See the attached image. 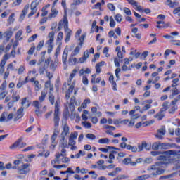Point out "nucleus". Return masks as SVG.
I'll list each match as a JSON object with an SVG mask.
<instances>
[{
    "label": "nucleus",
    "mask_w": 180,
    "mask_h": 180,
    "mask_svg": "<svg viewBox=\"0 0 180 180\" xmlns=\"http://www.w3.org/2000/svg\"><path fill=\"white\" fill-rule=\"evenodd\" d=\"M39 5V0H35L31 3V12L28 14V18L33 16L37 12V6Z\"/></svg>",
    "instance_id": "0eeeda50"
},
{
    "label": "nucleus",
    "mask_w": 180,
    "mask_h": 180,
    "mask_svg": "<svg viewBox=\"0 0 180 180\" xmlns=\"http://www.w3.org/2000/svg\"><path fill=\"white\" fill-rule=\"evenodd\" d=\"M110 26L111 27H115L116 26V22H115V20L112 16L110 17Z\"/></svg>",
    "instance_id": "603ef678"
},
{
    "label": "nucleus",
    "mask_w": 180,
    "mask_h": 180,
    "mask_svg": "<svg viewBox=\"0 0 180 180\" xmlns=\"http://www.w3.org/2000/svg\"><path fill=\"white\" fill-rule=\"evenodd\" d=\"M177 175L176 172L172 173L171 174H168L166 176H162L159 178L160 180L162 179H169V178H174L175 176Z\"/></svg>",
    "instance_id": "a878e982"
},
{
    "label": "nucleus",
    "mask_w": 180,
    "mask_h": 180,
    "mask_svg": "<svg viewBox=\"0 0 180 180\" xmlns=\"http://www.w3.org/2000/svg\"><path fill=\"white\" fill-rule=\"evenodd\" d=\"M82 82H83L84 85H88L89 81H88V77H86V76H83Z\"/></svg>",
    "instance_id": "774afa93"
},
{
    "label": "nucleus",
    "mask_w": 180,
    "mask_h": 180,
    "mask_svg": "<svg viewBox=\"0 0 180 180\" xmlns=\"http://www.w3.org/2000/svg\"><path fill=\"white\" fill-rule=\"evenodd\" d=\"M68 134H70V127L68 124H65L63 127V131L61 132L60 136L66 137V136Z\"/></svg>",
    "instance_id": "f8f14e48"
},
{
    "label": "nucleus",
    "mask_w": 180,
    "mask_h": 180,
    "mask_svg": "<svg viewBox=\"0 0 180 180\" xmlns=\"http://www.w3.org/2000/svg\"><path fill=\"white\" fill-rule=\"evenodd\" d=\"M77 137H78V132L75 131L70 134L69 139H71L72 140H75Z\"/></svg>",
    "instance_id": "a18cd8bd"
},
{
    "label": "nucleus",
    "mask_w": 180,
    "mask_h": 180,
    "mask_svg": "<svg viewBox=\"0 0 180 180\" xmlns=\"http://www.w3.org/2000/svg\"><path fill=\"white\" fill-rule=\"evenodd\" d=\"M114 18L116 20V22H120L123 19V16L117 13L116 15H115Z\"/></svg>",
    "instance_id": "c03bdc74"
},
{
    "label": "nucleus",
    "mask_w": 180,
    "mask_h": 180,
    "mask_svg": "<svg viewBox=\"0 0 180 180\" xmlns=\"http://www.w3.org/2000/svg\"><path fill=\"white\" fill-rule=\"evenodd\" d=\"M67 58H68V50L65 49L62 56V61L64 65L67 64Z\"/></svg>",
    "instance_id": "6ab92c4d"
},
{
    "label": "nucleus",
    "mask_w": 180,
    "mask_h": 180,
    "mask_svg": "<svg viewBox=\"0 0 180 180\" xmlns=\"http://www.w3.org/2000/svg\"><path fill=\"white\" fill-rule=\"evenodd\" d=\"M29 164H23L18 168V174H19V175H26L29 174V172H30V168H29Z\"/></svg>",
    "instance_id": "39448f33"
},
{
    "label": "nucleus",
    "mask_w": 180,
    "mask_h": 180,
    "mask_svg": "<svg viewBox=\"0 0 180 180\" xmlns=\"http://www.w3.org/2000/svg\"><path fill=\"white\" fill-rule=\"evenodd\" d=\"M36 39H37V34H34V35H32V37H30L29 38L28 42L32 43V41H34V40H36Z\"/></svg>",
    "instance_id": "680f3d73"
},
{
    "label": "nucleus",
    "mask_w": 180,
    "mask_h": 180,
    "mask_svg": "<svg viewBox=\"0 0 180 180\" xmlns=\"http://www.w3.org/2000/svg\"><path fill=\"white\" fill-rule=\"evenodd\" d=\"M13 102H19L20 96L18 94V91H14L11 96Z\"/></svg>",
    "instance_id": "412c9836"
},
{
    "label": "nucleus",
    "mask_w": 180,
    "mask_h": 180,
    "mask_svg": "<svg viewBox=\"0 0 180 180\" xmlns=\"http://www.w3.org/2000/svg\"><path fill=\"white\" fill-rule=\"evenodd\" d=\"M179 91H178V89L174 88L172 89V94L169 96L170 99H174V96L179 95Z\"/></svg>",
    "instance_id": "4c0bfd02"
},
{
    "label": "nucleus",
    "mask_w": 180,
    "mask_h": 180,
    "mask_svg": "<svg viewBox=\"0 0 180 180\" xmlns=\"http://www.w3.org/2000/svg\"><path fill=\"white\" fill-rule=\"evenodd\" d=\"M8 94V91H0V100L2 101V99H4L5 96H6Z\"/></svg>",
    "instance_id": "6e6d98bb"
},
{
    "label": "nucleus",
    "mask_w": 180,
    "mask_h": 180,
    "mask_svg": "<svg viewBox=\"0 0 180 180\" xmlns=\"http://www.w3.org/2000/svg\"><path fill=\"white\" fill-rule=\"evenodd\" d=\"M33 105L34 106V108H37V110H35V113L37 115V116H38L39 117H41V111H40V108H41V106L40 105V103H39L38 101H34L33 102Z\"/></svg>",
    "instance_id": "9d476101"
},
{
    "label": "nucleus",
    "mask_w": 180,
    "mask_h": 180,
    "mask_svg": "<svg viewBox=\"0 0 180 180\" xmlns=\"http://www.w3.org/2000/svg\"><path fill=\"white\" fill-rule=\"evenodd\" d=\"M60 137V146L62 148H67L68 146V141L65 139V136H59Z\"/></svg>",
    "instance_id": "dca6fc26"
},
{
    "label": "nucleus",
    "mask_w": 180,
    "mask_h": 180,
    "mask_svg": "<svg viewBox=\"0 0 180 180\" xmlns=\"http://www.w3.org/2000/svg\"><path fill=\"white\" fill-rule=\"evenodd\" d=\"M34 85L35 86V91H40V89L41 88V85L39 84V81L36 80L34 82Z\"/></svg>",
    "instance_id": "09e8293b"
},
{
    "label": "nucleus",
    "mask_w": 180,
    "mask_h": 180,
    "mask_svg": "<svg viewBox=\"0 0 180 180\" xmlns=\"http://www.w3.org/2000/svg\"><path fill=\"white\" fill-rule=\"evenodd\" d=\"M39 71L40 75H44L46 70H47V68H49L47 67V65H39Z\"/></svg>",
    "instance_id": "5701e85b"
},
{
    "label": "nucleus",
    "mask_w": 180,
    "mask_h": 180,
    "mask_svg": "<svg viewBox=\"0 0 180 180\" xmlns=\"http://www.w3.org/2000/svg\"><path fill=\"white\" fill-rule=\"evenodd\" d=\"M160 150V142H155L152 144V150H154L155 151H157L158 150Z\"/></svg>",
    "instance_id": "bb28decb"
},
{
    "label": "nucleus",
    "mask_w": 180,
    "mask_h": 180,
    "mask_svg": "<svg viewBox=\"0 0 180 180\" xmlns=\"http://www.w3.org/2000/svg\"><path fill=\"white\" fill-rule=\"evenodd\" d=\"M43 46H44V41H41L38 44L37 46V50L38 51H40V50H41V49H43Z\"/></svg>",
    "instance_id": "864d4df0"
},
{
    "label": "nucleus",
    "mask_w": 180,
    "mask_h": 180,
    "mask_svg": "<svg viewBox=\"0 0 180 180\" xmlns=\"http://www.w3.org/2000/svg\"><path fill=\"white\" fill-rule=\"evenodd\" d=\"M44 60H46V57L43 55L41 58L38 60L37 65H44Z\"/></svg>",
    "instance_id": "8fccbe9b"
},
{
    "label": "nucleus",
    "mask_w": 180,
    "mask_h": 180,
    "mask_svg": "<svg viewBox=\"0 0 180 180\" xmlns=\"http://www.w3.org/2000/svg\"><path fill=\"white\" fill-rule=\"evenodd\" d=\"M46 95H47V91L46 89H44V91H41V96H39V101H40V102H43L44 99H46Z\"/></svg>",
    "instance_id": "2f4dec72"
},
{
    "label": "nucleus",
    "mask_w": 180,
    "mask_h": 180,
    "mask_svg": "<svg viewBox=\"0 0 180 180\" xmlns=\"http://www.w3.org/2000/svg\"><path fill=\"white\" fill-rule=\"evenodd\" d=\"M4 37H6V40H9L11 37L13 35V31H12V28H8L5 32H4Z\"/></svg>",
    "instance_id": "f3484780"
},
{
    "label": "nucleus",
    "mask_w": 180,
    "mask_h": 180,
    "mask_svg": "<svg viewBox=\"0 0 180 180\" xmlns=\"http://www.w3.org/2000/svg\"><path fill=\"white\" fill-rule=\"evenodd\" d=\"M77 63H78V59H77V58H74V56H72L70 55L69 58V64L70 65H75Z\"/></svg>",
    "instance_id": "393cba45"
},
{
    "label": "nucleus",
    "mask_w": 180,
    "mask_h": 180,
    "mask_svg": "<svg viewBox=\"0 0 180 180\" xmlns=\"http://www.w3.org/2000/svg\"><path fill=\"white\" fill-rule=\"evenodd\" d=\"M127 150H129L132 153H137L138 151L137 146H131V145L127 146Z\"/></svg>",
    "instance_id": "c9c22d12"
},
{
    "label": "nucleus",
    "mask_w": 180,
    "mask_h": 180,
    "mask_svg": "<svg viewBox=\"0 0 180 180\" xmlns=\"http://www.w3.org/2000/svg\"><path fill=\"white\" fill-rule=\"evenodd\" d=\"M58 131H57V129H55L53 135L51 137V146H50V148L51 150H54V148H56V146H57V142H56V140L57 139V136H58Z\"/></svg>",
    "instance_id": "423d86ee"
},
{
    "label": "nucleus",
    "mask_w": 180,
    "mask_h": 180,
    "mask_svg": "<svg viewBox=\"0 0 180 180\" xmlns=\"http://www.w3.org/2000/svg\"><path fill=\"white\" fill-rule=\"evenodd\" d=\"M167 151L169 150H166L164 152L154 150L150 152L151 155H153V157H157V155H160L157 158V160H158L159 162H157L155 165H152L150 167V169H148L149 171L150 169L151 171H156V173L152 174L153 176L155 175H162V174H164V169H161L162 168V167H164V165H167L168 164H174V162L166 163L164 159H160V157H165L166 158L171 157V155L165 153ZM161 154H165V155L167 156L161 155Z\"/></svg>",
    "instance_id": "f257e3e1"
},
{
    "label": "nucleus",
    "mask_w": 180,
    "mask_h": 180,
    "mask_svg": "<svg viewBox=\"0 0 180 180\" xmlns=\"http://www.w3.org/2000/svg\"><path fill=\"white\" fill-rule=\"evenodd\" d=\"M22 4V0H13L12 6H19Z\"/></svg>",
    "instance_id": "5fc2aeb1"
},
{
    "label": "nucleus",
    "mask_w": 180,
    "mask_h": 180,
    "mask_svg": "<svg viewBox=\"0 0 180 180\" xmlns=\"http://www.w3.org/2000/svg\"><path fill=\"white\" fill-rule=\"evenodd\" d=\"M144 147H146V141H143L141 144L138 145V153L143 151L144 150Z\"/></svg>",
    "instance_id": "ea45409f"
},
{
    "label": "nucleus",
    "mask_w": 180,
    "mask_h": 180,
    "mask_svg": "<svg viewBox=\"0 0 180 180\" xmlns=\"http://www.w3.org/2000/svg\"><path fill=\"white\" fill-rule=\"evenodd\" d=\"M79 70V69H78V68L73 69V70L72 71V73L70 75L69 79L68 80V85H71V81H72V79H74V77H75V75H77V72H78Z\"/></svg>",
    "instance_id": "4468645a"
},
{
    "label": "nucleus",
    "mask_w": 180,
    "mask_h": 180,
    "mask_svg": "<svg viewBox=\"0 0 180 180\" xmlns=\"http://www.w3.org/2000/svg\"><path fill=\"white\" fill-rule=\"evenodd\" d=\"M25 108L21 107L17 110V117L14 118V122H18L19 119H22L23 117V110Z\"/></svg>",
    "instance_id": "2eb2a0df"
},
{
    "label": "nucleus",
    "mask_w": 180,
    "mask_h": 180,
    "mask_svg": "<svg viewBox=\"0 0 180 180\" xmlns=\"http://www.w3.org/2000/svg\"><path fill=\"white\" fill-rule=\"evenodd\" d=\"M169 148H172V146L171 143L160 142V150H169Z\"/></svg>",
    "instance_id": "a211bd4d"
},
{
    "label": "nucleus",
    "mask_w": 180,
    "mask_h": 180,
    "mask_svg": "<svg viewBox=\"0 0 180 180\" xmlns=\"http://www.w3.org/2000/svg\"><path fill=\"white\" fill-rule=\"evenodd\" d=\"M169 103L168 101H165L162 104V108L160 109V112L164 113V112H167L168 110V105Z\"/></svg>",
    "instance_id": "cd10ccee"
},
{
    "label": "nucleus",
    "mask_w": 180,
    "mask_h": 180,
    "mask_svg": "<svg viewBox=\"0 0 180 180\" xmlns=\"http://www.w3.org/2000/svg\"><path fill=\"white\" fill-rule=\"evenodd\" d=\"M50 70H51L52 71H56V70H57V64L54 63H51L50 64L49 66Z\"/></svg>",
    "instance_id": "052dcab7"
},
{
    "label": "nucleus",
    "mask_w": 180,
    "mask_h": 180,
    "mask_svg": "<svg viewBox=\"0 0 180 180\" xmlns=\"http://www.w3.org/2000/svg\"><path fill=\"white\" fill-rule=\"evenodd\" d=\"M49 101L51 105H54L55 103V110L53 113V122L55 127H58L60 124V101H56V97L54 94L51 91L49 92Z\"/></svg>",
    "instance_id": "f03ea898"
},
{
    "label": "nucleus",
    "mask_w": 180,
    "mask_h": 180,
    "mask_svg": "<svg viewBox=\"0 0 180 180\" xmlns=\"http://www.w3.org/2000/svg\"><path fill=\"white\" fill-rule=\"evenodd\" d=\"M6 81H4L0 86V92L6 91Z\"/></svg>",
    "instance_id": "a19ab883"
},
{
    "label": "nucleus",
    "mask_w": 180,
    "mask_h": 180,
    "mask_svg": "<svg viewBox=\"0 0 180 180\" xmlns=\"http://www.w3.org/2000/svg\"><path fill=\"white\" fill-rule=\"evenodd\" d=\"M164 113L160 111L159 112L154 115V117L155 119H158V120H162V119H164Z\"/></svg>",
    "instance_id": "72a5a7b5"
},
{
    "label": "nucleus",
    "mask_w": 180,
    "mask_h": 180,
    "mask_svg": "<svg viewBox=\"0 0 180 180\" xmlns=\"http://www.w3.org/2000/svg\"><path fill=\"white\" fill-rule=\"evenodd\" d=\"M51 13L49 15V18H50V19H51L52 18H56V16L58 15V11H57V9L54 8V7L51 8Z\"/></svg>",
    "instance_id": "b1692460"
},
{
    "label": "nucleus",
    "mask_w": 180,
    "mask_h": 180,
    "mask_svg": "<svg viewBox=\"0 0 180 180\" xmlns=\"http://www.w3.org/2000/svg\"><path fill=\"white\" fill-rule=\"evenodd\" d=\"M7 22L8 25H12L13 22H15V13H12L9 17L8 19L7 20Z\"/></svg>",
    "instance_id": "f704fd0d"
},
{
    "label": "nucleus",
    "mask_w": 180,
    "mask_h": 180,
    "mask_svg": "<svg viewBox=\"0 0 180 180\" xmlns=\"http://www.w3.org/2000/svg\"><path fill=\"white\" fill-rule=\"evenodd\" d=\"M148 178H150V176H148L147 174H144L141 176H139L138 179L139 180H146V179H148Z\"/></svg>",
    "instance_id": "69168bd1"
},
{
    "label": "nucleus",
    "mask_w": 180,
    "mask_h": 180,
    "mask_svg": "<svg viewBox=\"0 0 180 180\" xmlns=\"http://www.w3.org/2000/svg\"><path fill=\"white\" fill-rule=\"evenodd\" d=\"M67 155V150L63 148L61 150V153H58L56 155V158L54 161L55 164H60V157H65Z\"/></svg>",
    "instance_id": "1a4fd4ad"
},
{
    "label": "nucleus",
    "mask_w": 180,
    "mask_h": 180,
    "mask_svg": "<svg viewBox=\"0 0 180 180\" xmlns=\"http://www.w3.org/2000/svg\"><path fill=\"white\" fill-rule=\"evenodd\" d=\"M63 23L68 24V18H67V8L65 7V11H64V15H63Z\"/></svg>",
    "instance_id": "37998d69"
},
{
    "label": "nucleus",
    "mask_w": 180,
    "mask_h": 180,
    "mask_svg": "<svg viewBox=\"0 0 180 180\" xmlns=\"http://www.w3.org/2000/svg\"><path fill=\"white\" fill-rule=\"evenodd\" d=\"M29 11V4L25 6L24 9L22 10V13L20 15L19 21L23 22V19H25V16L27 15V12Z\"/></svg>",
    "instance_id": "ddd939ff"
},
{
    "label": "nucleus",
    "mask_w": 180,
    "mask_h": 180,
    "mask_svg": "<svg viewBox=\"0 0 180 180\" xmlns=\"http://www.w3.org/2000/svg\"><path fill=\"white\" fill-rule=\"evenodd\" d=\"M105 65V61H101L96 65V74H101V67Z\"/></svg>",
    "instance_id": "4be33fe9"
},
{
    "label": "nucleus",
    "mask_w": 180,
    "mask_h": 180,
    "mask_svg": "<svg viewBox=\"0 0 180 180\" xmlns=\"http://www.w3.org/2000/svg\"><path fill=\"white\" fill-rule=\"evenodd\" d=\"M69 89H68V92L69 93V94H72V92H73V91H74V88H75V84H71V83H70V85H69Z\"/></svg>",
    "instance_id": "13d9d810"
},
{
    "label": "nucleus",
    "mask_w": 180,
    "mask_h": 180,
    "mask_svg": "<svg viewBox=\"0 0 180 180\" xmlns=\"http://www.w3.org/2000/svg\"><path fill=\"white\" fill-rule=\"evenodd\" d=\"M112 148H114L113 146H106V148H100L98 150L99 151H102V153H108V151H110Z\"/></svg>",
    "instance_id": "58836bf2"
},
{
    "label": "nucleus",
    "mask_w": 180,
    "mask_h": 180,
    "mask_svg": "<svg viewBox=\"0 0 180 180\" xmlns=\"http://www.w3.org/2000/svg\"><path fill=\"white\" fill-rule=\"evenodd\" d=\"M101 8H102V3L98 2L96 4L93 6L92 9H99V11H101Z\"/></svg>",
    "instance_id": "de8ad7c7"
},
{
    "label": "nucleus",
    "mask_w": 180,
    "mask_h": 180,
    "mask_svg": "<svg viewBox=\"0 0 180 180\" xmlns=\"http://www.w3.org/2000/svg\"><path fill=\"white\" fill-rule=\"evenodd\" d=\"M165 128L162 127L158 130V133L155 135V137L158 139L159 140H162L164 139V136H165Z\"/></svg>",
    "instance_id": "9b49d317"
},
{
    "label": "nucleus",
    "mask_w": 180,
    "mask_h": 180,
    "mask_svg": "<svg viewBox=\"0 0 180 180\" xmlns=\"http://www.w3.org/2000/svg\"><path fill=\"white\" fill-rule=\"evenodd\" d=\"M165 154H169L170 157H160V160H164L166 164L173 162L175 165L179 164L180 150H170L167 152H165Z\"/></svg>",
    "instance_id": "7ed1b4c3"
},
{
    "label": "nucleus",
    "mask_w": 180,
    "mask_h": 180,
    "mask_svg": "<svg viewBox=\"0 0 180 180\" xmlns=\"http://www.w3.org/2000/svg\"><path fill=\"white\" fill-rule=\"evenodd\" d=\"M63 26L64 28V26H65V23H64V20H62L58 23V30L60 31L63 29Z\"/></svg>",
    "instance_id": "3c124183"
},
{
    "label": "nucleus",
    "mask_w": 180,
    "mask_h": 180,
    "mask_svg": "<svg viewBox=\"0 0 180 180\" xmlns=\"http://www.w3.org/2000/svg\"><path fill=\"white\" fill-rule=\"evenodd\" d=\"M54 32H51L48 34L49 40L46 42V44H53V41H54Z\"/></svg>",
    "instance_id": "aec40b11"
},
{
    "label": "nucleus",
    "mask_w": 180,
    "mask_h": 180,
    "mask_svg": "<svg viewBox=\"0 0 180 180\" xmlns=\"http://www.w3.org/2000/svg\"><path fill=\"white\" fill-rule=\"evenodd\" d=\"M98 143H99V144H109V143H110V140L108 138H102L98 141Z\"/></svg>",
    "instance_id": "c85d7f7f"
},
{
    "label": "nucleus",
    "mask_w": 180,
    "mask_h": 180,
    "mask_svg": "<svg viewBox=\"0 0 180 180\" xmlns=\"http://www.w3.org/2000/svg\"><path fill=\"white\" fill-rule=\"evenodd\" d=\"M127 1L130 4V5H132V6H137V4H139L135 0H127Z\"/></svg>",
    "instance_id": "338daca9"
},
{
    "label": "nucleus",
    "mask_w": 180,
    "mask_h": 180,
    "mask_svg": "<svg viewBox=\"0 0 180 180\" xmlns=\"http://www.w3.org/2000/svg\"><path fill=\"white\" fill-rule=\"evenodd\" d=\"M23 71H25V67L21 65L18 70V74L19 75H22V74H23Z\"/></svg>",
    "instance_id": "0e129e2a"
},
{
    "label": "nucleus",
    "mask_w": 180,
    "mask_h": 180,
    "mask_svg": "<svg viewBox=\"0 0 180 180\" xmlns=\"http://www.w3.org/2000/svg\"><path fill=\"white\" fill-rule=\"evenodd\" d=\"M23 138H19L12 146L9 147L10 150H15V148H23L26 147V143H23Z\"/></svg>",
    "instance_id": "20e7f679"
},
{
    "label": "nucleus",
    "mask_w": 180,
    "mask_h": 180,
    "mask_svg": "<svg viewBox=\"0 0 180 180\" xmlns=\"http://www.w3.org/2000/svg\"><path fill=\"white\" fill-rule=\"evenodd\" d=\"M131 162V158H126L123 160V164L125 165H129Z\"/></svg>",
    "instance_id": "bf43d9fd"
},
{
    "label": "nucleus",
    "mask_w": 180,
    "mask_h": 180,
    "mask_svg": "<svg viewBox=\"0 0 180 180\" xmlns=\"http://www.w3.org/2000/svg\"><path fill=\"white\" fill-rule=\"evenodd\" d=\"M82 124H83V126L86 128V129H91V127H92V124H91V122H82Z\"/></svg>",
    "instance_id": "79ce46f5"
},
{
    "label": "nucleus",
    "mask_w": 180,
    "mask_h": 180,
    "mask_svg": "<svg viewBox=\"0 0 180 180\" xmlns=\"http://www.w3.org/2000/svg\"><path fill=\"white\" fill-rule=\"evenodd\" d=\"M27 103V105H26ZM21 105L22 106H25V105H25L26 109H27V108H29V106H30V103H29V101H27V98H24L22 99Z\"/></svg>",
    "instance_id": "e433bc0d"
},
{
    "label": "nucleus",
    "mask_w": 180,
    "mask_h": 180,
    "mask_svg": "<svg viewBox=\"0 0 180 180\" xmlns=\"http://www.w3.org/2000/svg\"><path fill=\"white\" fill-rule=\"evenodd\" d=\"M81 50V47L79 46H76L74 51L71 53L72 57H75V56H78L79 54V51Z\"/></svg>",
    "instance_id": "c756f323"
},
{
    "label": "nucleus",
    "mask_w": 180,
    "mask_h": 180,
    "mask_svg": "<svg viewBox=\"0 0 180 180\" xmlns=\"http://www.w3.org/2000/svg\"><path fill=\"white\" fill-rule=\"evenodd\" d=\"M107 7H108V9H109L110 11H111L112 12L116 11V7L115 6V5H113V4L109 3V4L107 5Z\"/></svg>",
    "instance_id": "49530a36"
},
{
    "label": "nucleus",
    "mask_w": 180,
    "mask_h": 180,
    "mask_svg": "<svg viewBox=\"0 0 180 180\" xmlns=\"http://www.w3.org/2000/svg\"><path fill=\"white\" fill-rule=\"evenodd\" d=\"M86 137L89 140H95V139H96V136H95L94 134H87Z\"/></svg>",
    "instance_id": "4d7b16f0"
},
{
    "label": "nucleus",
    "mask_w": 180,
    "mask_h": 180,
    "mask_svg": "<svg viewBox=\"0 0 180 180\" xmlns=\"http://www.w3.org/2000/svg\"><path fill=\"white\" fill-rule=\"evenodd\" d=\"M64 30H65V34L66 36L65 39V43H68V41H70V39H71V34H72V30H71L68 27V23L65 24Z\"/></svg>",
    "instance_id": "6e6552de"
},
{
    "label": "nucleus",
    "mask_w": 180,
    "mask_h": 180,
    "mask_svg": "<svg viewBox=\"0 0 180 180\" xmlns=\"http://www.w3.org/2000/svg\"><path fill=\"white\" fill-rule=\"evenodd\" d=\"M167 3L168 6H169V8H175V6H178V4H179L178 2L176 1L172 2V1L171 0H167Z\"/></svg>",
    "instance_id": "473e14b6"
},
{
    "label": "nucleus",
    "mask_w": 180,
    "mask_h": 180,
    "mask_svg": "<svg viewBox=\"0 0 180 180\" xmlns=\"http://www.w3.org/2000/svg\"><path fill=\"white\" fill-rule=\"evenodd\" d=\"M6 112H2L1 117H0V122H5L6 120Z\"/></svg>",
    "instance_id": "e2e57ef3"
},
{
    "label": "nucleus",
    "mask_w": 180,
    "mask_h": 180,
    "mask_svg": "<svg viewBox=\"0 0 180 180\" xmlns=\"http://www.w3.org/2000/svg\"><path fill=\"white\" fill-rule=\"evenodd\" d=\"M23 34V30H18L16 34H15V39L16 40H22L23 39V37H20V36H22Z\"/></svg>",
    "instance_id": "7c9ffc66"
}]
</instances>
